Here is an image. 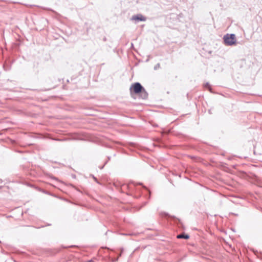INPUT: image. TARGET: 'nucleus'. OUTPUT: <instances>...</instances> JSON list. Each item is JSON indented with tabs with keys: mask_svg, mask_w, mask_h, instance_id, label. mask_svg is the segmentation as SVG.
I'll use <instances>...</instances> for the list:
<instances>
[{
	"mask_svg": "<svg viewBox=\"0 0 262 262\" xmlns=\"http://www.w3.org/2000/svg\"><path fill=\"white\" fill-rule=\"evenodd\" d=\"M224 43L227 46L235 45L236 43V39L235 35L234 34H227L224 35L223 37Z\"/></svg>",
	"mask_w": 262,
	"mask_h": 262,
	"instance_id": "f257e3e1",
	"label": "nucleus"
},
{
	"mask_svg": "<svg viewBox=\"0 0 262 262\" xmlns=\"http://www.w3.org/2000/svg\"><path fill=\"white\" fill-rule=\"evenodd\" d=\"M130 90L131 92L133 91L136 94H138L140 92H141L142 90L144 91V89L140 83L136 82L132 85L130 88Z\"/></svg>",
	"mask_w": 262,
	"mask_h": 262,
	"instance_id": "f03ea898",
	"label": "nucleus"
},
{
	"mask_svg": "<svg viewBox=\"0 0 262 262\" xmlns=\"http://www.w3.org/2000/svg\"><path fill=\"white\" fill-rule=\"evenodd\" d=\"M132 19L134 20L144 21L146 20V18L145 17L143 16L142 14H138L137 15L133 16Z\"/></svg>",
	"mask_w": 262,
	"mask_h": 262,
	"instance_id": "7ed1b4c3",
	"label": "nucleus"
},
{
	"mask_svg": "<svg viewBox=\"0 0 262 262\" xmlns=\"http://www.w3.org/2000/svg\"><path fill=\"white\" fill-rule=\"evenodd\" d=\"M189 236L188 235H185V234H179L177 236V238H185V239H188L189 238Z\"/></svg>",
	"mask_w": 262,
	"mask_h": 262,
	"instance_id": "20e7f679",
	"label": "nucleus"
},
{
	"mask_svg": "<svg viewBox=\"0 0 262 262\" xmlns=\"http://www.w3.org/2000/svg\"><path fill=\"white\" fill-rule=\"evenodd\" d=\"M205 87L208 88V89L209 90V91H211V88H210V85L208 83H207L206 84H205Z\"/></svg>",
	"mask_w": 262,
	"mask_h": 262,
	"instance_id": "39448f33",
	"label": "nucleus"
}]
</instances>
